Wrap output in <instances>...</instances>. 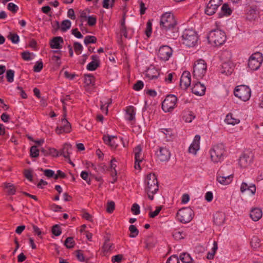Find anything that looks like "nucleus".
<instances>
[{"label":"nucleus","mask_w":263,"mask_h":263,"mask_svg":"<svg viewBox=\"0 0 263 263\" xmlns=\"http://www.w3.org/2000/svg\"><path fill=\"white\" fill-rule=\"evenodd\" d=\"M135 153V159L136 162H140L142 161V158L141 157L142 147L140 145L137 146L134 150Z\"/></svg>","instance_id":"obj_32"},{"label":"nucleus","mask_w":263,"mask_h":263,"mask_svg":"<svg viewBox=\"0 0 263 263\" xmlns=\"http://www.w3.org/2000/svg\"><path fill=\"white\" fill-rule=\"evenodd\" d=\"M162 209L161 206H157L156 208V209L154 212H151L149 213V217L151 218H154L156 216L158 215V214L160 213V211Z\"/></svg>","instance_id":"obj_60"},{"label":"nucleus","mask_w":263,"mask_h":263,"mask_svg":"<svg viewBox=\"0 0 263 263\" xmlns=\"http://www.w3.org/2000/svg\"><path fill=\"white\" fill-rule=\"evenodd\" d=\"M24 175L27 179H28L30 181H32V176L31 171H30L29 170H25L24 172Z\"/></svg>","instance_id":"obj_63"},{"label":"nucleus","mask_w":263,"mask_h":263,"mask_svg":"<svg viewBox=\"0 0 263 263\" xmlns=\"http://www.w3.org/2000/svg\"><path fill=\"white\" fill-rule=\"evenodd\" d=\"M262 211L259 208H254L251 211L250 217L254 221H258L262 216Z\"/></svg>","instance_id":"obj_27"},{"label":"nucleus","mask_w":263,"mask_h":263,"mask_svg":"<svg viewBox=\"0 0 263 263\" xmlns=\"http://www.w3.org/2000/svg\"><path fill=\"white\" fill-rule=\"evenodd\" d=\"M71 23L68 20H65L62 22L61 25V30L63 32H65L71 27Z\"/></svg>","instance_id":"obj_36"},{"label":"nucleus","mask_w":263,"mask_h":263,"mask_svg":"<svg viewBox=\"0 0 263 263\" xmlns=\"http://www.w3.org/2000/svg\"><path fill=\"white\" fill-rule=\"evenodd\" d=\"M97 42V38L95 36L87 35L85 36L84 42L85 44L88 45L90 43H96Z\"/></svg>","instance_id":"obj_40"},{"label":"nucleus","mask_w":263,"mask_h":263,"mask_svg":"<svg viewBox=\"0 0 263 263\" xmlns=\"http://www.w3.org/2000/svg\"><path fill=\"white\" fill-rule=\"evenodd\" d=\"M208 40L210 43L213 44L216 46H220L226 41V34L221 30H214L210 32Z\"/></svg>","instance_id":"obj_5"},{"label":"nucleus","mask_w":263,"mask_h":263,"mask_svg":"<svg viewBox=\"0 0 263 263\" xmlns=\"http://www.w3.org/2000/svg\"><path fill=\"white\" fill-rule=\"evenodd\" d=\"M173 53L172 49L167 45L161 46L157 52L158 58L162 61H168Z\"/></svg>","instance_id":"obj_11"},{"label":"nucleus","mask_w":263,"mask_h":263,"mask_svg":"<svg viewBox=\"0 0 263 263\" xmlns=\"http://www.w3.org/2000/svg\"><path fill=\"white\" fill-rule=\"evenodd\" d=\"M111 247V245L109 242V241H106L104 242V245L103 246L102 250H103V251L104 252H107L110 250Z\"/></svg>","instance_id":"obj_62"},{"label":"nucleus","mask_w":263,"mask_h":263,"mask_svg":"<svg viewBox=\"0 0 263 263\" xmlns=\"http://www.w3.org/2000/svg\"><path fill=\"white\" fill-rule=\"evenodd\" d=\"M259 242L260 240L257 237H254L251 240V244L253 247L257 248L259 247Z\"/></svg>","instance_id":"obj_53"},{"label":"nucleus","mask_w":263,"mask_h":263,"mask_svg":"<svg viewBox=\"0 0 263 263\" xmlns=\"http://www.w3.org/2000/svg\"><path fill=\"white\" fill-rule=\"evenodd\" d=\"M64 41L62 37L56 36L50 41V46L52 49H60L62 48L61 44H63Z\"/></svg>","instance_id":"obj_22"},{"label":"nucleus","mask_w":263,"mask_h":263,"mask_svg":"<svg viewBox=\"0 0 263 263\" xmlns=\"http://www.w3.org/2000/svg\"><path fill=\"white\" fill-rule=\"evenodd\" d=\"M207 69L206 63L204 60L199 59L196 61L194 65L193 76L199 80L202 79L205 75Z\"/></svg>","instance_id":"obj_6"},{"label":"nucleus","mask_w":263,"mask_h":263,"mask_svg":"<svg viewBox=\"0 0 263 263\" xmlns=\"http://www.w3.org/2000/svg\"><path fill=\"white\" fill-rule=\"evenodd\" d=\"M182 43L188 47H194L198 43V36L193 29H185L182 35Z\"/></svg>","instance_id":"obj_3"},{"label":"nucleus","mask_w":263,"mask_h":263,"mask_svg":"<svg viewBox=\"0 0 263 263\" xmlns=\"http://www.w3.org/2000/svg\"><path fill=\"white\" fill-rule=\"evenodd\" d=\"M225 220V214L222 212H217L213 216V221L217 226L222 224Z\"/></svg>","instance_id":"obj_26"},{"label":"nucleus","mask_w":263,"mask_h":263,"mask_svg":"<svg viewBox=\"0 0 263 263\" xmlns=\"http://www.w3.org/2000/svg\"><path fill=\"white\" fill-rule=\"evenodd\" d=\"M173 236L176 240L182 239L184 238L183 233L180 231H175L173 232Z\"/></svg>","instance_id":"obj_55"},{"label":"nucleus","mask_w":263,"mask_h":263,"mask_svg":"<svg viewBox=\"0 0 263 263\" xmlns=\"http://www.w3.org/2000/svg\"><path fill=\"white\" fill-rule=\"evenodd\" d=\"M234 70V66L230 61L226 62L221 65V72L226 75L231 74Z\"/></svg>","instance_id":"obj_20"},{"label":"nucleus","mask_w":263,"mask_h":263,"mask_svg":"<svg viewBox=\"0 0 263 263\" xmlns=\"http://www.w3.org/2000/svg\"><path fill=\"white\" fill-rule=\"evenodd\" d=\"M7 8L9 10L14 13H16L18 9L17 6L13 3H9Z\"/></svg>","instance_id":"obj_50"},{"label":"nucleus","mask_w":263,"mask_h":263,"mask_svg":"<svg viewBox=\"0 0 263 263\" xmlns=\"http://www.w3.org/2000/svg\"><path fill=\"white\" fill-rule=\"evenodd\" d=\"M30 156L32 158H36L39 156L40 151L37 149L36 146H32L30 149Z\"/></svg>","instance_id":"obj_41"},{"label":"nucleus","mask_w":263,"mask_h":263,"mask_svg":"<svg viewBox=\"0 0 263 263\" xmlns=\"http://www.w3.org/2000/svg\"><path fill=\"white\" fill-rule=\"evenodd\" d=\"M184 118L186 122L190 123L195 118V116L192 112L190 111L184 116Z\"/></svg>","instance_id":"obj_44"},{"label":"nucleus","mask_w":263,"mask_h":263,"mask_svg":"<svg viewBox=\"0 0 263 263\" xmlns=\"http://www.w3.org/2000/svg\"><path fill=\"white\" fill-rule=\"evenodd\" d=\"M159 75V71L154 68H148L146 73V76L150 80L157 78Z\"/></svg>","instance_id":"obj_29"},{"label":"nucleus","mask_w":263,"mask_h":263,"mask_svg":"<svg viewBox=\"0 0 263 263\" xmlns=\"http://www.w3.org/2000/svg\"><path fill=\"white\" fill-rule=\"evenodd\" d=\"M71 145L68 143H65L60 151V156H63L66 159H69V155L71 153Z\"/></svg>","instance_id":"obj_23"},{"label":"nucleus","mask_w":263,"mask_h":263,"mask_svg":"<svg viewBox=\"0 0 263 263\" xmlns=\"http://www.w3.org/2000/svg\"><path fill=\"white\" fill-rule=\"evenodd\" d=\"M4 187L8 189L7 194L9 195H14L16 192V189L13 184L10 183H5Z\"/></svg>","instance_id":"obj_35"},{"label":"nucleus","mask_w":263,"mask_h":263,"mask_svg":"<svg viewBox=\"0 0 263 263\" xmlns=\"http://www.w3.org/2000/svg\"><path fill=\"white\" fill-rule=\"evenodd\" d=\"M43 63L42 61H37L33 67L34 72H39L41 71L43 68Z\"/></svg>","instance_id":"obj_48"},{"label":"nucleus","mask_w":263,"mask_h":263,"mask_svg":"<svg viewBox=\"0 0 263 263\" xmlns=\"http://www.w3.org/2000/svg\"><path fill=\"white\" fill-rule=\"evenodd\" d=\"M221 13H219V17H221L223 15H230L232 13V10L227 4H224L221 8Z\"/></svg>","instance_id":"obj_33"},{"label":"nucleus","mask_w":263,"mask_h":263,"mask_svg":"<svg viewBox=\"0 0 263 263\" xmlns=\"http://www.w3.org/2000/svg\"><path fill=\"white\" fill-rule=\"evenodd\" d=\"M211 159L214 163L221 162L226 155V149L223 144L215 145L210 150Z\"/></svg>","instance_id":"obj_4"},{"label":"nucleus","mask_w":263,"mask_h":263,"mask_svg":"<svg viewBox=\"0 0 263 263\" xmlns=\"http://www.w3.org/2000/svg\"><path fill=\"white\" fill-rule=\"evenodd\" d=\"M246 191H250L252 195H254L256 192V186L255 184H248L246 182H242L240 187V191L241 193H244Z\"/></svg>","instance_id":"obj_25"},{"label":"nucleus","mask_w":263,"mask_h":263,"mask_svg":"<svg viewBox=\"0 0 263 263\" xmlns=\"http://www.w3.org/2000/svg\"><path fill=\"white\" fill-rule=\"evenodd\" d=\"M152 23L149 21L147 24H146V29L145 30V34L146 35L149 37L151 35V34L152 33Z\"/></svg>","instance_id":"obj_58"},{"label":"nucleus","mask_w":263,"mask_h":263,"mask_svg":"<svg viewBox=\"0 0 263 263\" xmlns=\"http://www.w3.org/2000/svg\"><path fill=\"white\" fill-rule=\"evenodd\" d=\"M232 175H228L226 176H217V180L218 182L222 184H229L232 181Z\"/></svg>","instance_id":"obj_31"},{"label":"nucleus","mask_w":263,"mask_h":263,"mask_svg":"<svg viewBox=\"0 0 263 263\" xmlns=\"http://www.w3.org/2000/svg\"><path fill=\"white\" fill-rule=\"evenodd\" d=\"M52 233L56 236L60 235L61 234V230L60 226L58 224L53 226L52 228Z\"/></svg>","instance_id":"obj_46"},{"label":"nucleus","mask_w":263,"mask_h":263,"mask_svg":"<svg viewBox=\"0 0 263 263\" xmlns=\"http://www.w3.org/2000/svg\"><path fill=\"white\" fill-rule=\"evenodd\" d=\"M88 24L90 26H93L96 25L97 23V17L95 16H89L87 17Z\"/></svg>","instance_id":"obj_51"},{"label":"nucleus","mask_w":263,"mask_h":263,"mask_svg":"<svg viewBox=\"0 0 263 263\" xmlns=\"http://www.w3.org/2000/svg\"><path fill=\"white\" fill-rule=\"evenodd\" d=\"M177 98L174 95H169L166 96L162 103V108L165 112H170L175 108Z\"/></svg>","instance_id":"obj_10"},{"label":"nucleus","mask_w":263,"mask_h":263,"mask_svg":"<svg viewBox=\"0 0 263 263\" xmlns=\"http://www.w3.org/2000/svg\"><path fill=\"white\" fill-rule=\"evenodd\" d=\"M221 4L222 0H210L206 5L205 13L209 15L214 14Z\"/></svg>","instance_id":"obj_12"},{"label":"nucleus","mask_w":263,"mask_h":263,"mask_svg":"<svg viewBox=\"0 0 263 263\" xmlns=\"http://www.w3.org/2000/svg\"><path fill=\"white\" fill-rule=\"evenodd\" d=\"M48 155H51L53 157H57L60 156V152H58L54 148H49Z\"/></svg>","instance_id":"obj_54"},{"label":"nucleus","mask_w":263,"mask_h":263,"mask_svg":"<svg viewBox=\"0 0 263 263\" xmlns=\"http://www.w3.org/2000/svg\"><path fill=\"white\" fill-rule=\"evenodd\" d=\"M127 120L128 121H133L135 120L136 109L133 106H129L127 107L126 110Z\"/></svg>","instance_id":"obj_28"},{"label":"nucleus","mask_w":263,"mask_h":263,"mask_svg":"<svg viewBox=\"0 0 263 263\" xmlns=\"http://www.w3.org/2000/svg\"><path fill=\"white\" fill-rule=\"evenodd\" d=\"M166 263H179V260L178 257L174 255L168 258Z\"/></svg>","instance_id":"obj_59"},{"label":"nucleus","mask_w":263,"mask_h":263,"mask_svg":"<svg viewBox=\"0 0 263 263\" xmlns=\"http://www.w3.org/2000/svg\"><path fill=\"white\" fill-rule=\"evenodd\" d=\"M115 204L113 201L108 202L106 205V211L109 213H111L115 210Z\"/></svg>","instance_id":"obj_47"},{"label":"nucleus","mask_w":263,"mask_h":263,"mask_svg":"<svg viewBox=\"0 0 263 263\" xmlns=\"http://www.w3.org/2000/svg\"><path fill=\"white\" fill-rule=\"evenodd\" d=\"M160 27L168 38L176 39L178 36L177 21L171 12H167L161 15Z\"/></svg>","instance_id":"obj_1"},{"label":"nucleus","mask_w":263,"mask_h":263,"mask_svg":"<svg viewBox=\"0 0 263 263\" xmlns=\"http://www.w3.org/2000/svg\"><path fill=\"white\" fill-rule=\"evenodd\" d=\"M263 61L262 54L259 52H256L251 55L248 60V67L252 70H256L260 66Z\"/></svg>","instance_id":"obj_9"},{"label":"nucleus","mask_w":263,"mask_h":263,"mask_svg":"<svg viewBox=\"0 0 263 263\" xmlns=\"http://www.w3.org/2000/svg\"><path fill=\"white\" fill-rule=\"evenodd\" d=\"M74 49L77 54L81 53L83 50L82 45L79 42H74L73 44Z\"/></svg>","instance_id":"obj_43"},{"label":"nucleus","mask_w":263,"mask_h":263,"mask_svg":"<svg viewBox=\"0 0 263 263\" xmlns=\"http://www.w3.org/2000/svg\"><path fill=\"white\" fill-rule=\"evenodd\" d=\"M206 88L200 82L195 83L192 88V91L197 96H203L205 93Z\"/></svg>","instance_id":"obj_18"},{"label":"nucleus","mask_w":263,"mask_h":263,"mask_svg":"<svg viewBox=\"0 0 263 263\" xmlns=\"http://www.w3.org/2000/svg\"><path fill=\"white\" fill-rule=\"evenodd\" d=\"M14 71L13 70H8L7 71L6 78L8 82L11 83L14 80Z\"/></svg>","instance_id":"obj_45"},{"label":"nucleus","mask_w":263,"mask_h":263,"mask_svg":"<svg viewBox=\"0 0 263 263\" xmlns=\"http://www.w3.org/2000/svg\"><path fill=\"white\" fill-rule=\"evenodd\" d=\"M92 61L90 62L87 66V69L90 71L95 70L99 66L100 63L98 60V57L97 55L91 56Z\"/></svg>","instance_id":"obj_24"},{"label":"nucleus","mask_w":263,"mask_h":263,"mask_svg":"<svg viewBox=\"0 0 263 263\" xmlns=\"http://www.w3.org/2000/svg\"><path fill=\"white\" fill-rule=\"evenodd\" d=\"M75 245V242L73 240V238L72 237H67L64 242V245L67 248L71 249L73 248Z\"/></svg>","instance_id":"obj_37"},{"label":"nucleus","mask_w":263,"mask_h":263,"mask_svg":"<svg viewBox=\"0 0 263 263\" xmlns=\"http://www.w3.org/2000/svg\"><path fill=\"white\" fill-rule=\"evenodd\" d=\"M144 86V84L142 81H138L133 86V89L136 91H139L142 89Z\"/></svg>","instance_id":"obj_49"},{"label":"nucleus","mask_w":263,"mask_h":263,"mask_svg":"<svg viewBox=\"0 0 263 263\" xmlns=\"http://www.w3.org/2000/svg\"><path fill=\"white\" fill-rule=\"evenodd\" d=\"M234 93L235 97L243 101H247L251 97V91L248 86L242 85L235 88Z\"/></svg>","instance_id":"obj_7"},{"label":"nucleus","mask_w":263,"mask_h":263,"mask_svg":"<svg viewBox=\"0 0 263 263\" xmlns=\"http://www.w3.org/2000/svg\"><path fill=\"white\" fill-rule=\"evenodd\" d=\"M123 258L122 255L118 254L112 256L111 261L112 262H120Z\"/></svg>","instance_id":"obj_61"},{"label":"nucleus","mask_w":263,"mask_h":263,"mask_svg":"<svg viewBox=\"0 0 263 263\" xmlns=\"http://www.w3.org/2000/svg\"><path fill=\"white\" fill-rule=\"evenodd\" d=\"M8 38L14 44L18 43L19 41V36L16 33H13L10 32L8 36Z\"/></svg>","instance_id":"obj_42"},{"label":"nucleus","mask_w":263,"mask_h":263,"mask_svg":"<svg viewBox=\"0 0 263 263\" xmlns=\"http://www.w3.org/2000/svg\"><path fill=\"white\" fill-rule=\"evenodd\" d=\"M71 129L70 123L64 118L61 120V124L60 126H57L55 129V132L57 134L60 135L63 133H69Z\"/></svg>","instance_id":"obj_13"},{"label":"nucleus","mask_w":263,"mask_h":263,"mask_svg":"<svg viewBox=\"0 0 263 263\" xmlns=\"http://www.w3.org/2000/svg\"><path fill=\"white\" fill-rule=\"evenodd\" d=\"M156 155L157 158L161 161H167L171 156L169 150L166 147H161L159 150L156 152Z\"/></svg>","instance_id":"obj_15"},{"label":"nucleus","mask_w":263,"mask_h":263,"mask_svg":"<svg viewBox=\"0 0 263 263\" xmlns=\"http://www.w3.org/2000/svg\"><path fill=\"white\" fill-rule=\"evenodd\" d=\"M146 186L145 191L151 200H153L154 195L156 194L159 189L158 181L154 174H149L147 176L145 180Z\"/></svg>","instance_id":"obj_2"},{"label":"nucleus","mask_w":263,"mask_h":263,"mask_svg":"<svg viewBox=\"0 0 263 263\" xmlns=\"http://www.w3.org/2000/svg\"><path fill=\"white\" fill-rule=\"evenodd\" d=\"M239 120L233 117V114H228L225 119V122L228 124L235 125L239 123Z\"/></svg>","instance_id":"obj_30"},{"label":"nucleus","mask_w":263,"mask_h":263,"mask_svg":"<svg viewBox=\"0 0 263 263\" xmlns=\"http://www.w3.org/2000/svg\"><path fill=\"white\" fill-rule=\"evenodd\" d=\"M191 83V78L190 72L185 71L183 72L180 81V86L182 89H186Z\"/></svg>","instance_id":"obj_14"},{"label":"nucleus","mask_w":263,"mask_h":263,"mask_svg":"<svg viewBox=\"0 0 263 263\" xmlns=\"http://www.w3.org/2000/svg\"><path fill=\"white\" fill-rule=\"evenodd\" d=\"M129 231L130 232L129 236L131 238L136 237L139 234V230L134 225H130L129 226Z\"/></svg>","instance_id":"obj_38"},{"label":"nucleus","mask_w":263,"mask_h":263,"mask_svg":"<svg viewBox=\"0 0 263 263\" xmlns=\"http://www.w3.org/2000/svg\"><path fill=\"white\" fill-rule=\"evenodd\" d=\"M41 171L44 172V174L48 178H51L54 176V171L51 170H43L41 169Z\"/></svg>","instance_id":"obj_56"},{"label":"nucleus","mask_w":263,"mask_h":263,"mask_svg":"<svg viewBox=\"0 0 263 263\" xmlns=\"http://www.w3.org/2000/svg\"><path fill=\"white\" fill-rule=\"evenodd\" d=\"M252 162V157L247 154H243L238 160V163L240 167L246 168Z\"/></svg>","instance_id":"obj_17"},{"label":"nucleus","mask_w":263,"mask_h":263,"mask_svg":"<svg viewBox=\"0 0 263 263\" xmlns=\"http://www.w3.org/2000/svg\"><path fill=\"white\" fill-rule=\"evenodd\" d=\"M67 16L71 20H74L76 19V15L73 9H69L67 12Z\"/></svg>","instance_id":"obj_64"},{"label":"nucleus","mask_w":263,"mask_h":263,"mask_svg":"<svg viewBox=\"0 0 263 263\" xmlns=\"http://www.w3.org/2000/svg\"><path fill=\"white\" fill-rule=\"evenodd\" d=\"M258 10L256 6H249L246 11V18L251 21L255 20L258 17Z\"/></svg>","instance_id":"obj_16"},{"label":"nucleus","mask_w":263,"mask_h":263,"mask_svg":"<svg viewBox=\"0 0 263 263\" xmlns=\"http://www.w3.org/2000/svg\"><path fill=\"white\" fill-rule=\"evenodd\" d=\"M95 82V78L91 74H85L84 79V83L87 85H90L91 84L93 85Z\"/></svg>","instance_id":"obj_39"},{"label":"nucleus","mask_w":263,"mask_h":263,"mask_svg":"<svg viewBox=\"0 0 263 263\" xmlns=\"http://www.w3.org/2000/svg\"><path fill=\"white\" fill-rule=\"evenodd\" d=\"M104 142L108 144L111 148L115 149L118 146L117 143V137L116 136H104L103 137Z\"/></svg>","instance_id":"obj_21"},{"label":"nucleus","mask_w":263,"mask_h":263,"mask_svg":"<svg viewBox=\"0 0 263 263\" xmlns=\"http://www.w3.org/2000/svg\"><path fill=\"white\" fill-rule=\"evenodd\" d=\"M180 259L183 263H192L193 259L190 255L186 253H181L180 255Z\"/></svg>","instance_id":"obj_34"},{"label":"nucleus","mask_w":263,"mask_h":263,"mask_svg":"<svg viewBox=\"0 0 263 263\" xmlns=\"http://www.w3.org/2000/svg\"><path fill=\"white\" fill-rule=\"evenodd\" d=\"M131 211L135 215H138L140 213V206L137 203H134L133 204Z\"/></svg>","instance_id":"obj_57"},{"label":"nucleus","mask_w":263,"mask_h":263,"mask_svg":"<svg viewBox=\"0 0 263 263\" xmlns=\"http://www.w3.org/2000/svg\"><path fill=\"white\" fill-rule=\"evenodd\" d=\"M194 212L189 207L183 208L180 209L177 213L178 219L182 223L189 222L193 218Z\"/></svg>","instance_id":"obj_8"},{"label":"nucleus","mask_w":263,"mask_h":263,"mask_svg":"<svg viewBox=\"0 0 263 263\" xmlns=\"http://www.w3.org/2000/svg\"><path fill=\"white\" fill-rule=\"evenodd\" d=\"M200 137L199 135H196L194 139L189 148V152L190 153L195 155L198 150L199 149Z\"/></svg>","instance_id":"obj_19"},{"label":"nucleus","mask_w":263,"mask_h":263,"mask_svg":"<svg viewBox=\"0 0 263 263\" xmlns=\"http://www.w3.org/2000/svg\"><path fill=\"white\" fill-rule=\"evenodd\" d=\"M81 177L83 179L85 180L88 184H90V178L88 177V173L87 172L82 171L81 173Z\"/></svg>","instance_id":"obj_52"}]
</instances>
